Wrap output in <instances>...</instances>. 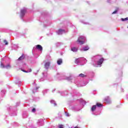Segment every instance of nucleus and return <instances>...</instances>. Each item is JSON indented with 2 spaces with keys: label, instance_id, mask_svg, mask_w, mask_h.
<instances>
[{
  "label": "nucleus",
  "instance_id": "nucleus-15",
  "mask_svg": "<svg viewBox=\"0 0 128 128\" xmlns=\"http://www.w3.org/2000/svg\"><path fill=\"white\" fill-rule=\"evenodd\" d=\"M24 58V54H22V56H20L18 58V60H22Z\"/></svg>",
  "mask_w": 128,
  "mask_h": 128
},
{
  "label": "nucleus",
  "instance_id": "nucleus-29",
  "mask_svg": "<svg viewBox=\"0 0 128 128\" xmlns=\"http://www.w3.org/2000/svg\"><path fill=\"white\" fill-rule=\"evenodd\" d=\"M62 126H62V124H60L59 126V128H64Z\"/></svg>",
  "mask_w": 128,
  "mask_h": 128
},
{
  "label": "nucleus",
  "instance_id": "nucleus-33",
  "mask_svg": "<svg viewBox=\"0 0 128 128\" xmlns=\"http://www.w3.org/2000/svg\"><path fill=\"white\" fill-rule=\"evenodd\" d=\"M42 74H43V76H46V73L43 72V73H42Z\"/></svg>",
  "mask_w": 128,
  "mask_h": 128
},
{
  "label": "nucleus",
  "instance_id": "nucleus-35",
  "mask_svg": "<svg viewBox=\"0 0 128 128\" xmlns=\"http://www.w3.org/2000/svg\"><path fill=\"white\" fill-rule=\"evenodd\" d=\"M44 80V78H42L40 79V82H42Z\"/></svg>",
  "mask_w": 128,
  "mask_h": 128
},
{
  "label": "nucleus",
  "instance_id": "nucleus-23",
  "mask_svg": "<svg viewBox=\"0 0 128 128\" xmlns=\"http://www.w3.org/2000/svg\"><path fill=\"white\" fill-rule=\"evenodd\" d=\"M12 46L13 48H16L14 50H16L18 48V46L16 44H14Z\"/></svg>",
  "mask_w": 128,
  "mask_h": 128
},
{
  "label": "nucleus",
  "instance_id": "nucleus-34",
  "mask_svg": "<svg viewBox=\"0 0 128 128\" xmlns=\"http://www.w3.org/2000/svg\"><path fill=\"white\" fill-rule=\"evenodd\" d=\"M64 92H62L61 93L62 96H66V94H64Z\"/></svg>",
  "mask_w": 128,
  "mask_h": 128
},
{
  "label": "nucleus",
  "instance_id": "nucleus-13",
  "mask_svg": "<svg viewBox=\"0 0 128 128\" xmlns=\"http://www.w3.org/2000/svg\"><path fill=\"white\" fill-rule=\"evenodd\" d=\"M66 80H68L69 82H72V80H74V78L73 76H70V77L66 78Z\"/></svg>",
  "mask_w": 128,
  "mask_h": 128
},
{
  "label": "nucleus",
  "instance_id": "nucleus-21",
  "mask_svg": "<svg viewBox=\"0 0 128 128\" xmlns=\"http://www.w3.org/2000/svg\"><path fill=\"white\" fill-rule=\"evenodd\" d=\"M121 20L122 21V22H126V20H128V18H121Z\"/></svg>",
  "mask_w": 128,
  "mask_h": 128
},
{
  "label": "nucleus",
  "instance_id": "nucleus-27",
  "mask_svg": "<svg viewBox=\"0 0 128 128\" xmlns=\"http://www.w3.org/2000/svg\"><path fill=\"white\" fill-rule=\"evenodd\" d=\"M65 114H66V116H70V115L68 114V113L67 112H65Z\"/></svg>",
  "mask_w": 128,
  "mask_h": 128
},
{
  "label": "nucleus",
  "instance_id": "nucleus-7",
  "mask_svg": "<svg viewBox=\"0 0 128 128\" xmlns=\"http://www.w3.org/2000/svg\"><path fill=\"white\" fill-rule=\"evenodd\" d=\"M37 124H38V126H44V120L40 119V120H38Z\"/></svg>",
  "mask_w": 128,
  "mask_h": 128
},
{
  "label": "nucleus",
  "instance_id": "nucleus-32",
  "mask_svg": "<svg viewBox=\"0 0 128 128\" xmlns=\"http://www.w3.org/2000/svg\"><path fill=\"white\" fill-rule=\"evenodd\" d=\"M20 102H18L16 104V106H20Z\"/></svg>",
  "mask_w": 128,
  "mask_h": 128
},
{
  "label": "nucleus",
  "instance_id": "nucleus-25",
  "mask_svg": "<svg viewBox=\"0 0 128 128\" xmlns=\"http://www.w3.org/2000/svg\"><path fill=\"white\" fill-rule=\"evenodd\" d=\"M32 112H36V109L33 108L32 110Z\"/></svg>",
  "mask_w": 128,
  "mask_h": 128
},
{
  "label": "nucleus",
  "instance_id": "nucleus-40",
  "mask_svg": "<svg viewBox=\"0 0 128 128\" xmlns=\"http://www.w3.org/2000/svg\"><path fill=\"white\" fill-rule=\"evenodd\" d=\"M54 90H54L52 91V92H54Z\"/></svg>",
  "mask_w": 128,
  "mask_h": 128
},
{
  "label": "nucleus",
  "instance_id": "nucleus-1",
  "mask_svg": "<svg viewBox=\"0 0 128 128\" xmlns=\"http://www.w3.org/2000/svg\"><path fill=\"white\" fill-rule=\"evenodd\" d=\"M93 60L94 62H92V64L94 66L98 68V66H102V62H104V58L100 55H97L94 57Z\"/></svg>",
  "mask_w": 128,
  "mask_h": 128
},
{
  "label": "nucleus",
  "instance_id": "nucleus-20",
  "mask_svg": "<svg viewBox=\"0 0 128 128\" xmlns=\"http://www.w3.org/2000/svg\"><path fill=\"white\" fill-rule=\"evenodd\" d=\"M96 106H98V108H100V106H102V104L100 103H97Z\"/></svg>",
  "mask_w": 128,
  "mask_h": 128
},
{
  "label": "nucleus",
  "instance_id": "nucleus-37",
  "mask_svg": "<svg viewBox=\"0 0 128 128\" xmlns=\"http://www.w3.org/2000/svg\"><path fill=\"white\" fill-rule=\"evenodd\" d=\"M22 70V72H26V70Z\"/></svg>",
  "mask_w": 128,
  "mask_h": 128
},
{
  "label": "nucleus",
  "instance_id": "nucleus-18",
  "mask_svg": "<svg viewBox=\"0 0 128 128\" xmlns=\"http://www.w3.org/2000/svg\"><path fill=\"white\" fill-rule=\"evenodd\" d=\"M50 102H51V104H54V106H56V102L54 100H51Z\"/></svg>",
  "mask_w": 128,
  "mask_h": 128
},
{
  "label": "nucleus",
  "instance_id": "nucleus-42",
  "mask_svg": "<svg viewBox=\"0 0 128 128\" xmlns=\"http://www.w3.org/2000/svg\"><path fill=\"white\" fill-rule=\"evenodd\" d=\"M14 116H16V114H15Z\"/></svg>",
  "mask_w": 128,
  "mask_h": 128
},
{
  "label": "nucleus",
  "instance_id": "nucleus-41",
  "mask_svg": "<svg viewBox=\"0 0 128 128\" xmlns=\"http://www.w3.org/2000/svg\"><path fill=\"white\" fill-rule=\"evenodd\" d=\"M84 86H86V84H84Z\"/></svg>",
  "mask_w": 128,
  "mask_h": 128
},
{
  "label": "nucleus",
  "instance_id": "nucleus-19",
  "mask_svg": "<svg viewBox=\"0 0 128 128\" xmlns=\"http://www.w3.org/2000/svg\"><path fill=\"white\" fill-rule=\"evenodd\" d=\"M79 76H80V78H86V76L84 74H79Z\"/></svg>",
  "mask_w": 128,
  "mask_h": 128
},
{
  "label": "nucleus",
  "instance_id": "nucleus-30",
  "mask_svg": "<svg viewBox=\"0 0 128 128\" xmlns=\"http://www.w3.org/2000/svg\"><path fill=\"white\" fill-rule=\"evenodd\" d=\"M17 84H19V86H20V84H22V82L20 81H18V82H17Z\"/></svg>",
  "mask_w": 128,
  "mask_h": 128
},
{
  "label": "nucleus",
  "instance_id": "nucleus-36",
  "mask_svg": "<svg viewBox=\"0 0 128 128\" xmlns=\"http://www.w3.org/2000/svg\"><path fill=\"white\" fill-rule=\"evenodd\" d=\"M84 24H88V22H84Z\"/></svg>",
  "mask_w": 128,
  "mask_h": 128
},
{
  "label": "nucleus",
  "instance_id": "nucleus-31",
  "mask_svg": "<svg viewBox=\"0 0 128 128\" xmlns=\"http://www.w3.org/2000/svg\"><path fill=\"white\" fill-rule=\"evenodd\" d=\"M1 92H2L3 94H4L6 92V90H2L1 91Z\"/></svg>",
  "mask_w": 128,
  "mask_h": 128
},
{
  "label": "nucleus",
  "instance_id": "nucleus-10",
  "mask_svg": "<svg viewBox=\"0 0 128 128\" xmlns=\"http://www.w3.org/2000/svg\"><path fill=\"white\" fill-rule=\"evenodd\" d=\"M78 49L76 47H74V46L71 47V50H72V52H78Z\"/></svg>",
  "mask_w": 128,
  "mask_h": 128
},
{
  "label": "nucleus",
  "instance_id": "nucleus-26",
  "mask_svg": "<svg viewBox=\"0 0 128 128\" xmlns=\"http://www.w3.org/2000/svg\"><path fill=\"white\" fill-rule=\"evenodd\" d=\"M48 90H43V94H46V92H48Z\"/></svg>",
  "mask_w": 128,
  "mask_h": 128
},
{
  "label": "nucleus",
  "instance_id": "nucleus-16",
  "mask_svg": "<svg viewBox=\"0 0 128 128\" xmlns=\"http://www.w3.org/2000/svg\"><path fill=\"white\" fill-rule=\"evenodd\" d=\"M96 108V105H94L91 108L92 112H94Z\"/></svg>",
  "mask_w": 128,
  "mask_h": 128
},
{
  "label": "nucleus",
  "instance_id": "nucleus-22",
  "mask_svg": "<svg viewBox=\"0 0 128 128\" xmlns=\"http://www.w3.org/2000/svg\"><path fill=\"white\" fill-rule=\"evenodd\" d=\"M4 44H5L6 46H8V41H6V40H4Z\"/></svg>",
  "mask_w": 128,
  "mask_h": 128
},
{
  "label": "nucleus",
  "instance_id": "nucleus-9",
  "mask_svg": "<svg viewBox=\"0 0 128 128\" xmlns=\"http://www.w3.org/2000/svg\"><path fill=\"white\" fill-rule=\"evenodd\" d=\"M90 50L88 46H85L81 49V50L82 52H86V50Z\"/></svg>",
  "mask_w": 128,
  "mask_h": 128
},
{
  "label": "nucleus",
  "instance_id": "nucleus-38",
  "mask_svg": "<svg viewBox=\"0 0 128 128\" xmlns=\"http://www.w3.org/2000/svg\"><path fill=\"white\" fill-rule=\"evenodd\" d=\"M107 2H110V0H108Z\"/></svg>",
  "mask_w": 128,
  "mask_h": 128
},
{
  "label": "nucleus",
  "instance_id": "nucleus-2",
  "mask_svg": "<svg viewBox=\"0 0 128 128\" xmlns=\"http://www.w3.org/2000/svg\"><path fill=\"white\" fill-rule=\"evenodd\" d=\"M86 37L84 36H80L78 40V42L80 44H84L86 42Z\"/></svg>",
  "mask_w": 128,
  "mask_h": 128
},
{
  "label": "nucleus",
  "instance_id": "nucleus-28",
  "mask_svg": "<svg viewBox=\"0 0 128 128\" xmlns=\"http://www.w3.org/2000/svg\"><path fill=\"white\" fill-rule=\"evenodd\" d=\"M32 72V69H29L28 70V71H26V72Z\"/></svg>",
  "mask_w": 128,
  "mask_h": 128
},
{
  "label": "nucleus",
  "instance_id": "nucleus-6",
  "mask_svg": "<svg viewBox=\"0 0 128 128\" xmlns=\"http://www.w3.org/2000/svg\"><path fill=\"white\" fill-rule=\"evenodd\" d=\"M104 102H106V104H108L112 103V101L110 100V99L108 96L104 98Z\"/></svg>",
  "mask_w": 128,
  "mask_h": 128
},
{
  "label": "nucleus",
  "instance_id": "nucleus-8",
  "mask_svg": "<svg viewBox=\"0 0 128 128\" xmlns=\"http://www.w3.org/2000/svg\"><path fill=\"white\" fill-rule=\"evenodd\" d=\"M58 34H64L66 31L62 29H60L58 30L56 32Z\"/></svg>",
  "mask_w": 128,
  "mask_h": 128
},
{
  "label": "nucleus",
  "instance_id": "nucleus-4",
  "mask_svg": "<svg viewBox=\"0 0 128 128\" xmlns=\"http://www.w3.org/2000/svg\"><path fill=\"white\" fill-rule=\"evenodd\" d=\"M0 66L2 68H6V69L10 68H12V66H10V64H8L7 65L4 66V64H2V62H0Z\"/></svg>",
  "mask_w": 128,
  "mask_h": 128
},
{
  "label": "nucleus",
  "instance_id": "nucleus-14",
  "mask_svg": "<svg viewBox=\"0 0 128 128\" xmlns=\"http://www.w3.org/2000/svg\"><path fill=\"white\" fill-rule=\"evenodd\" d=\"M57 64H58V66L62 64V60L58 59L57 61Z\"/></svg>",
  "mask_w": 128,
  "mask_h": 128
},
{
  "label": "nucleus",
  "instance_id": "nucleus-17",
  "mask_svg": "<svg viewBox=\"0 0 128 128\" xmlns=\"http://www.w3.org/2000/svg\"><path fill=\"white\" fill-rule=\"evenodd\" d=\"M40 87H37L36 88H34L33 90H32V92H34H34H38V88Z\"/></svg>",
  "mask_w": 128,
  "mask_h": 128
},
{
  "label": "nucleus",
  "instance_id": "nucleus-5",
  "mask_svg": "<svg viewBox=\"0 0 128 128\" xmlns=\"http://www.w3.org/2000/svg\"><path fill=\"white\" fill-rule=\"evenodd\" d=\"M26 12V8H24L23 9L21 10L20 16L22 18L24 16Z\"/></svg>",
  "mask_w": 128,
  "mask_h": 128
},
{
  "label": "nucleus",
  "instance_id": "nucleus-12",
  "mask_svg": "<svg viewBox=\"0 0 128 128\" xmlns=\"http://www.w3.org/2000/svg\"><path fill=\"white\" fill-rule=\"evenodd\" d=\"M50 62H46L44 64V68L46 70H48V68H50Z\"/></svg>",
  "mask_w": 128,
  "mask_h": 128
},
{
  "label": "nucleus",
  "instance_id": "nucleus-3",
  "mask_svg": "<svg viewBox=\"0 0 128 128\" xmlns=\"http://www.w3.org/2000/svg\"><path fill=\"white\" fill-rule=\"evenodd\" d=\"M84 62V64H86V59L84 58H78L76 60L75 64H78L80 62Z\"/></svg>",
  "mask_w": 128,
  "mask_h": 128
},
{
  "label": "nucleus",
  "instance_id": "nucleus-11",
  "mask_svg": "<svg viewBox=\"0 0 128 128\" xmlns=\"http://www.w3.org/2000/svg\"><path fill=\"white\" fill-rule=\"evenodd\" d=\"M36 48H37V50H40V52L42 51V46L38 44V45L36 46Z\"/></svg>",
  "mask_w": 128,
  "mask_h": 128
},
{
  "label": "nucleus",
  "instance_id": "nucleus-39",
  "mask_svg": "<svg viewBox=\"0 0 128 128\" xmlns=\"http://www.w3.org/2000/svg\"><path fill=\"white\" fill-rule=\"evenodd\" d=\"M122 90H124V89H122V88H121Z\"/></svg>",
  "mask_w": 128,
  "mask_h": 128
},
{
  "label": "nucleus",
  "instance_id": "nucleus-24",
  "mask_svg": "<svg viewBox=\"0 0 128 128\" xmlns=\"http://www.w3.org/2000/svg\"><path fill=\"white\" fill-rule=\"evenodd\" d=\"M118 12V10H116L114 12H112V14H116Z\"/></svg>",
  "mask_w": 128,
  "mask_h": 128
}]
</instances>
